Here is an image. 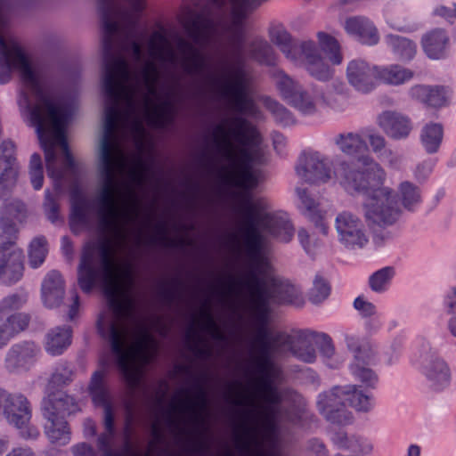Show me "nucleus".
Segmentation results:
<instances>
[{
    "label": "nucleus",
    "mask_w": 456,
    "mask_h": 456,
    "mask_svg": "<svg viewBox=\"0 0 456 456\" xmlns=\"http://www.w3.org/2000/svg\"><path fill=\"white\" fill-rule=\"evenodd\" d=\"M297 176L313 184L326 183L332 178V163L327 155L319 151L303 153L296 166Z\"/></svg>",
    "instance_id": "nucleus-12"
},
{
    "label": "nucleus",
    "mask_w": 456,
    "mask_h": 456,
    "mask_svg": "<svg viewBox=\"0 0 456 456\" xmlns=\"http://www.w3.org/2000/svg\"><path fill=\"white\" fill-rule=\"evenodd\" d=\"M248 305L256 326L255 341L258 347L252 362L259 376L257 391L262 403L256 404L255 399L248 396L231 397L234 405L249 407L242 412L235 436L239 447L249 452L254 444L260 445V436L273 444L277 440L281 424L289 422L297 426L307 414L300 395L281 390L273 385L281 379V370L272 359L273 335L268 329L271 312L262 303L257 305L248 303Z\"/></svg>",
    "instance_id": "nucleus-3"
},
{
    "label": "nucleus",
    "mask_w": 456,
    "mask_h": 456,
    "mask_svg": "<svg viewBox=\"0 0 456 456\" xmlns=\"http://www.w3.org/2000/svg\"><path fill=\"white\" fill-rule=\"evenodd\" d=\"M448 41L446 32L436 28L424 35L421 43L428 57L437 60L445 56Z\"/></svg>",
    "instance_id": "nucleus-29"
},
{
    "label": "nucleus",
    "mask_w": 456,
    "mask_h": 456,
    "mask_svg": "<svg viewBox=\"0 0 456 456\" xmlns=\"http://www.w3.org/2000/svg\"><path fill=\"white\" fill-rule=\"evenodd\" d=\"M179 286L180 282L177 281H172L171 284L162 282L159 287V295L165 303L171 305L178 297Z\"/></svg>",
    "instance_id": "nucleus-53"
},
{
    "label": "nucleus",
    "mask_w": 456,
    "mask_h": 456,
    "mask_svg": "<svg viewBox=\"0 0 456 456\" xmlns=\"http://www.w3.org/2000/svg\"><path fill=\"white\" fill-rule=\"evenodd\" d=\"M348 83L358 92L367 94L377 86L378 66L362 59H354L346 67Z\"/></svg>",
    "instance_id": "nucleus-16"
},
{
    "label": "nucleus",
    "mask_w": 456,
    "mask_h": 456,
    "mask_svg": "<svg viewBox=\"0 0 456 456\" xmlns=\"http://www.w3.org/2000/svg\"><path fill=\"white\" fill-rule=\"evenodd\" d=\"M353 445H355V449L350 450L353 452L369 454L372 451V444L366 439L360 436H356L354 443H353Z\"/></svg>",
    "instance_id": "nucleus-62"
},
{
    "label": "nucleus",
    "mask_w": 456,
    "mask_h": 456,
    "mask_svg": "<svg viewBox=\"0 0 456 456\" xmlns=\"http://www.w3.org/2000/svg\"><path fill=\"white\" fill-rule=\"evenodd\" d=\"M349 90L346 85L340 80H333L321 93L322 102L337 111L344 110L346 108Z\"/></svg>",
    "instance_id": "nucleus-26"
},
{
    "label": "nucleus",
    "mask_w": 456,
    "mask_h": 456,
    "mask_svg": "<svg viewBox=\"0 0 456 456\" xmlns=\"http://www.w3.org/2000/svg\"><path fill=\"white\" fill-rule=\"evenodd\" d=\"M345 30L362 44L374 45L379 40L376 26L364 16H354L346 19Z\"/></svg>",
    "instance_id": "nucleus-20"
},
{
    "label": "nucleus",
    "mask_w": 456,
    "mask_h": 456,
    "mask_svg": "<svg viewBox=\"0 0 456 456\" xmlns=\"http://www.w3.org/2000/svg\"><path fill=\"white\" fill-rule=\"evenodd\" d=\"M44 210L52 223L54 224L60 219L59 205L48 190L45 192Z\"/></svg>",
    "instance_id": "nucleus-54"
},
{
    "label": "nucleus",
    "mask_w": 456,
    "mask_h": 456,
    "mask_svg": "<svg viewBox=\"0 0 456 456\" xmlns=\"http://www.w3.org/2000/svg\"><path fill=\"white\" fill-rule=\"evenodd\" d=\"M355 438V436H349L346 433L339 431L333 436L332 441L338 448L350 451L355 449V445H353Z\"/></svg>",
    "instance_id": "nucleus-59"
},
{
    "label": "nucleus",
    "mask_w": 456,
    "mask_h": 456,
    "mask_svg": "<svg viewBox=\"0 0 456 456\" xmlns=\"http://www.w3.org/2000/svg\"><path fill=\"white\" fill-rule=\"evenodd\" d=\"M409 94L427 106L442 108L449 103L451 90L444 86L416 85L410 88Z\"/></svg>",
    "instance_id": "nucleus-19"
},
{
    "label": "nucleus",
    "mask_w": 456,
    "mask_h": 456,
    "mask_svg": "<svg viewBox=\"0 0 456 456\" xmlns=\"http://www.w3.org/2000/svg\"><path fill=\"white\" fill-rule=\"evenodd\" d=\"M297 237L305 251L308 255H314L316 248L318 247V241L313 240L307 231L304 228H300L298 230Z\"/></svg>",
    "instance_id": "nucleus-58"
},
{
    "label": "nucleus",
    "mask_w": 456,
    "mask_h": 456,
    "mask_svg": "<svg viewBox=\"0 0 456 456\" xmlns=\"http://www.w3.org/2000/svg\"><path fill=\"white\" fill-rule=\"evenodd\" d=\"M272 77L278 91L288 103L294 94L302 87L301 85L281 69L273 70Z\"/></svg>",
    "instance_id": "nucleus-39"
},
{
    "label": "nucleus",
    "mask_w": 456,
    "mask_h": 456,
    "mask_svg": "<svg viewBox=\"0 0 456 456\" xmlns=\"http://www.w3.org/2000/svg\"><path fill=\"white\" fill-rule=\"evenodd\" d=\"M443 139L444 126L441 123L428 122L422 126L419 133V141L428 154L438 152Z\"/></svg>",
    "instance_id": "nucleus-31"
},
{
    "label": "nucleus",
    "mask_w": 456,
    "mask_h": 456,
    "mask_svg": "<svg viewBox=\"0 0 456 456\" xmlns=\"http://www.w3.org/2000/svg\"><path fill=\"white\" fill-rule=\"evenodd\" d=\"M75 372L70 363L67 362H58L51 374L45 389V396L50 394L63 392L59 388L69 385L74 379Z\"/></svg>",
    "instance_id": "nucleus-32"
},
{
    "label": "nucleus",
    "mask_w": 456,
    "mask_h": 456,
    "mask_svg": "<svg viewBox=\"0 0 456 456\" xmlns=\"http://www.w3.org/2000/svg\"><path fill=\"white\" fill-rule=\"evenodd\" d=\"M265 107L272 112L275 121L281 126H289L294 123L291 113L278 102L271 99H265Z\"/></svg>",
    "instance_id": "nucleus-48"
},
{
    "label": "nucleus",
    "mask_w": 456,
    "mask_h": 456,
    "mask_svg": "<svg viewBox=\"0 0 456 456\" xmlns=\"http://www.w3.org/2000/svg\"><path fill=\"white\" fill-rule=\"evenodd\" d=\"M414 72L399 64L378 66L377 82L379 81L387 86H399L411 81Z\"/></svg>",
    "instance_id": "nucleus-27"
},
{
    "label": "nucleus",
    "mask_w": 456,
    "mask_h": 456,
    "mask_svg": "<svg viewBox=\"0 0 456 456\" xmlns=\"http://www.w3.org/2000/svg\"><path fill=\"white\" fill-rule=\"evenodd\" d=\"M334 145L345 156L361 157L362 152L368 150L364 138L356 132H343L336 134L333 139Z\"/></svg>",
    "instance_id": "nucleus-25"
},
{
    "label": "nucleus",
    "mask_w": 456,
    "mask_h": 456,
    "mask_svg": "<svg viewBox=\"0 0 456 456\" xmlns=\"http://www.w3.org/2000/svg\"><path fill=\"white\" fill-rule=\"evenodd\" d=\"M330 294V286L329 282L322 276L316 275L308 294L309 301L314 305L321 304L328 298Z\"/></svg>",
    "instance_id": "nucleus-47"
},
{
    "label": "nucleus",
    "mask_w": 456,
    "mask_h": 456,
    "mask_svg": "<svg viewBox=\"0 0 456 456\" xmlns=\"http://www.w3.org/2000/svg\"><path fill=\"white\" fill-rule=\"evenodd\" d=\"M103 38L102 90L106 98L103 134L100 143L98 232L102 238L87 242L78 266V283H124L131 279L129 267L122 272L115 261V249L110 235L126 239L124 224L134 221L139 213L134 191L126 187V196L119 208L120 189L118 175L128 172L131 181L141 184L146 165L140 155L131 167L121 139H132L141 150L146 135L144 122L165 128L175 121V108L168 97L157 102L159 70L153 60L144 62L140 70H131L124 53L136 63L142 61V44L136 31L146 0H96Z\"/></svg>",
    "instance_id": "nucleus-1"
},
{
    "label": "nucleus",
    "mask_w": 456,
    "mask_h": 456,
    "mask_svg": "<svg viewBox=\"0 0 456 456\" xmlns=\"http://www.w3.org/2000/svg\"><path fill=\"white\" fill-rule=\"evenodd\" d=\"M377 354L371 355L370 360L356 358L349 363V371L354 379L360 382L366 389H375L379 383V376L371 368L376 363Z\"/></svg>",
    "instance_id": "nucleus-23"
},
{
    "label": "nucleus",
    "mask_w": 456,
    "mask_h": 456,
    "mask_svg": "<svg viewBox=\"0 0 456 456\" xmlns=\"http://www.w3.org/2000/svg\"><path fill=\"white\" fill-rule=\"evenodd\" d=\"M297 339V335L291 336L285 332H277L273 335L271 345H272V355L283 348H289L291 352L292 346H294Z\"/></svg>",
    "instance_id": "nucleus-51"
},
{
    "label": "nucleus",
    "mask_w": 456,
    "mask_h": 456,
    "mask_svg": "<svg viewBox=\"0 0 456 456\" xmlns=\"http://www.w3.org/2000/svg\"><path fill=\"white\" fill-rule=\"evenodd\" d=\"M341 390L345 395V401L358 411L368 412L373 407V395L368 391L363 392L357 385L343 386Z\"/></svg>",
    "instance_id": "nucleus-35"
},
{
    "label": "nucleus",
    "mask_w": 456,
    "mask_h": 456,
    "mask_svg": "<svg viewBox=\"0 0 456 456\" xmlns=\"http://www.w3.org/2000/svg\"><path fill=\"white\" fill-rule=\"evenodd\" d=\"M27 300L28 295L25 292L13 293L0 300V349L27 328L28 316L16 312L27 303Z\"/></svg>",
    "instance_id": "nucleus-9"
},
{
    "label": "nucleus",
    "mask_w": 456,
    "mask_h": 456,
    "mask_svg": "<svg viewBox=\"0 0 456 456\" xmlns=\"http://www.w3.org/2000/svg\"><path fill=\"white\" fill-rule=\"evenodd\" d=\"M386 42L393 53L402 61H410L417 53L416 44L409 38L397 35H388Z\"/></svg>",
    "instance_id": "nucleus-36"
},
{
    "label": "nucleus",
    "mask_w": 456,
    "mask_h": 456,
    "mask_svg": "<svg viewBox=\"0 0 456 456\" xmlns=\"http://www.w3.org/2000/svg\"><path fill=\"white\" fill-rule=\"evenodd\" d=\"M344 341L347 350L353 354V360L364 358L370 360L376 351L367 343H362L359 337L352 333H344Z\"/></svg>",
    "instance_id": "nucleus-44"
},
{
    "label": "nucleus",
    "mask_w": 456,
    "mask_h": 456,
    "mask_svg": "<svg viewBox=\"0 0 456 456\" xmlns=\"http://www.w3.org/2000/svg\"><path fill=\"white\" fill-rule=\"evenodd\" d=\"M377 125L391 140L402 141L407 139L413 124L411 118L397 110H384L377 116Z\"/></svg>",
    "instance_id": "nucleus-17"
},
{
    "label": "nucleus",
    "mask_w": 456,
    "mask_h": 456,
    "mask_svg": "<svg viewBox=\"0 0 456 456\" xmlns=\"http://www.w3.org/2000/svg\"><path fill=\"white\" fill-rule=\"evenodd\" d=\"M289 104L297 109L299 112L304 115L311 116L317 112V102L314 96L301 87L298 92L294 94Z\"/></svg>",
    "instance_id": "nucleus-42"
},
{
    "label": "nucleus",
    "mask_w": 456,
    "mask_h": 456,
    "mask_svg": "<svg viewBox=\"0 0 456 456\" xmlns=\"http://www.w3.org/2000/svg\"><path fill=\"white\" fill-rule=\"evenodd\" d=\"M45 419L44 434L52 444L64 446L71 440V431L66 416L78 411L75 399L65 392L45 396L41 404Z\"/></svg>",
    "instance_id": "nucleus-8"
},
{
    "label": "nucleus",
    "mask_w": 456,
    "mask_h": 456,
    "mask_svg": "<svg viewBox=\"0 0 456 456\" xmlns=\"http://www.w3.org/2000/svg\"><path fill=\"white\" fill-rule=\"evenodd\" d=\"M436 165V161L434 159H425L422 162L419 163L413 172L414 178L419 183L425 182L428 176L431 175L434 167Z\"/></svg>",
    "instance_id": "nucleus-55"
},
{
    "label": "nucleus",
    "mask_w": 456,
    "mask_h": 456,
    "mask_svg": "<svg viewBox=\"0 0 456 456\" xmlns=\"http://www.w3.org/2000/svg\"><path fill=\"white\" fill-rule=\"evenodd\" d=\"M41 295L44 305L48 308L59 306L64 296V284L59 272L53 270L45 277Z\"/></svg>",
    "instance_id": "nucleus-24"
},
{
    "label": "nucleus",
    "mask_w": 456,
    "mask_h": 456,
    "mask_svg": "<svg viewBox=\"0 0 456 456\" xmlns=\"http://www.w3.org/2000/svg\"><path fill=\"white\" fill-rule=\"evenodd\" d=\"M354 307L362 318L367 319L378 314L376 305L362 296L354 299Z\"/></svg>",
    "instance_id": "nucleus-52"
},
{
    "label": "nucleus",
    "mask_w": 456,
    "mask_h": 456,
    "mask_svg": "<svg viewBox=\"0 0 456 456\" xmlns=\"http://www.w3.org/2000/svg\"><path fill=\"white\" fill-rule=\"evenodd\" d=\"M378 158L393 169H399L403 161V157L390 148H387L381 156Z\"/></svg>",
    "instance_id": "nucleus-57"
},
{
    "label": "nucleus",
    "mask_w": 456,
    "mask_h": 456,
    "mask_svg": "<svg viewBox=\"0 0 456 456\" xmlns=\"http://www.w3.org/2000/svg\"><path fill=\"white\" fill-rule=\"evenodd\" d=\"M395 274V271L392 266H386L374 272L369 277L368 283L370 289L379 294L386 292Z\"/></svg>",
    "instance_id": "nucleus-41"
},
{
    "label": "nucleus",
    "mask_w": 456,
    "mask_h": 456,
    "mask_svg": "<svg viewBox=\"0 0 456 456\" xmlns=\"http://www.w3.org/2000/svg\"><path fill=\"white\" fill-rule=\"evenodd\" d=\"M249 56L259 63L268 66L274 65L276 62L272 46L263 40H255L250 44Z\"/></svg>",
    "instance_id": "nucleus-43"
},
{
    "label": "nucleus",
    "mask_w": 456,
    "mask_h": 456,
    "mask_svg": "<svg viewBox=\"0 0 456 456\" xmlns=\"http://www.w3.org/2000/svg\"><path fill=\"white\" fill-rule=\"evenodd\" d=\"M313 342H315V333L312 331H298L291 353L298 360L312 363L316 359V352Z\"/></svg>",
    "instance_id": "nucleus-33"
},
{
    "label": "nucleus",
    "mask_w": 456,
    "mask_h": 456,
    "mask_svg": "<svg viewBox=\"0 0 456 456\" xmlns=\"http://www.w3.org/2000/svg\"><path fill=\"white\" fill-rule=\"evenodd\" d=\"M315 344L318 346L323 361L329 367L337 369L342 365L344 359L336 354L332 339L328 334H315Z\"/></svg>",
    "instance_id": "nucleus-37"
},
{
    "label": "nucleus",
    "mask_w": 456,
    "mask_h": 456,
    "mask_svg": "<svg viewBox=\"0 0 456 456\" xmlns=\"http://www.w3.org/2000/svg\"><path fill=\"white\" fill-rule=\"evenodd\" d=\"M367 138L372 152L376 154L377 157H380L387 149V142L382 134L379 133H370L368 134Z\"/></svg>",
    "instance_id": "nucleus-56"
},
{
    "label": "nucleus",
    "mask_w": 456,
    "mask_h": 456,
    "mask_svg": "<svg viewBox=\"0 0 456 456\" xmlns=\"http://www.w3.org/2000/svg\"><path fill=\"white\" fill-rule=\"evenodd\" d=\"M317 37L321 47L328 54L330 61L333 64H340L342 61V55L340 53L338 41L324 32H319Z\"/></svg>",
    "instance_id": "nucleus-46"
},
{
    "label": "nucleus",
    "mask_w": 456,
    "mask_h": 456,
    "mask_svg": "<svg viewBox=\"0 0 456 456\" xmlns=\"http://www.w3.org/2000/svg\"><path fill=\"white\" fill-rule=\"evenodd\" d=\"M71 343V330L69 327H57L48 331L45 340V351L53 355L61 354Z\"/></svg>",
    "instance_id": "nucleus-30"
},
{
    "label": "nucleus",
    "mask_w": 456,
    "mask_h": 456,
    "mask_svg": "<svg viewBox=\"0 0 456 456\" xmlns=\"http://www.w3.org/2000/svg\"><path fill=\"white\" fill-rule=\"evenodd\" d=\"M353 445H355V449L350 450L353 452L369 454L372 451V444L366 439L360 436H356L354 443H353Z\"/></svg>",
    "instance_id": "nucleus-63"
},
{
    "label": "nucleus",
    "mask_w": 456,
    "mask_h": 456,
    "mask_svg": "<svg viewBox=\"0 0 456 456\" xmlns=\"http://www.w3.org/2000/svg\"><path fill=\"white\" fill-rule=\"evenodd\" d=\"M297 195L299 200V208L302 214L320 229L323 234H327L328 226L324 223L323 214L319 209L318 204L311 198L305 189L297 188Z\"/></svg>",
    "instance_id": "nucleus-28"
},
{
    "label": "nucleus",
    "mask_w": 456,
    "mask_h": 456,
    "mask_svg": "<svg viewBox=\"0 0 456 456\" xmlns=\"http://www.w3.org/2000/svg\"><path fill=\"white\" fill-rule=\"evenodd\" d=\"M334 175L348 194L365 196L362 211L370 227L387 228L400 219L395 190L385 185L387 172L370 155L339 161Z\"/></svg>",
    "instance_id": "nucleus-4"
},
{
    "label": "nucleus",
    "mask_w": 456,
    "mask_h": 456,
    "mask_svg": "<svg viewBox=\"0 0 456 456\" xmlns=\"http://www.w3.org/2000/svg\"><path fill=\"white\" fill-rule=\"evenodd\" d=\"M70 226L74 232L77 231V227L86 228L89 226L86 200L82 195L73 194L72 196Z\"/></svg>",
    "instance_id": "nucleus-40"
},
{
    "label": "nucleus",
    "mask_w": 456,
    "mask_h": 456,
    "mask_svg": "<svg viewBox=\"0 0 456 456\" xmlns=\"http://www.w3.org/2000/svg\"><path fill=\"white\" fill-rule=\"evenodd\" d=\"M19 174V165L15 157V144L10 140L0 146V234L5 239L15 240L18 233L17 224L27 216V208L18 199L8 200L15 187Z\"/></svg>",
    "instance_id": "nucleus-5"
},
{
    "label": "nucleus",
    "mask_w": 456,
    "mask_h": 456,
    "mask_svg": "<svg viewBox=\"0 0 456 456\" xmlns=\"http://www.w3.org/2000/svg\"><path fill=\"white\" fill-rule=\"evenodd\" d=\"M47 241L45 237L35 238L30 245L28 250L29 265L33 268H37L41 265L47 255Z\"/></svg>",
    "instance_id": "nucleus-45"
},
{
    "label": "nucleus",
    "mask_w": 456,
    "mask_h": 456,
    "mask_svg": "<svg viewBox=\"0 0 456 456\" xmlns=\"http://www.w3.org/2000/svg\"><path fill=\"white\" fill-rule=\"evenodd\" d=\"M273 42L280 48L287 59L297 62L301 58V43L292 41L290 35L285 30H277L273 35Z\"/></svg>",
    "instance_id": "nucleus-38"
},
{
    "label": "nucleus",
    "mask_w": 456,
    "mask_h": 456,
    "mask_svg": "<svg viewBox=\"0 0 456 456\" xmlns=\"http://www.w3.org/2000/svg\"><path fill=\"white\" fill-rule=\"evenodd\" d=\"M204 379L205 376L194 377L191 387L182 390L185 397L172 403L168 409L163 410L166 425L178 438L187 434V429L175 417V412L188 413L196 431L205 424L203 413L208 407V400Z\"/></svg>",
    "instance_id": "nucleus-7"
},
{
    "label": "nucleus",
    "mask_w": 456,
    "mask_h": 456,
    "mask_svg": "<svg viewBox=\"0 0 456 456\" xmlns=\"http://www.w3.org/2000/svg\"><path fill=\"white\" fill-rule=\"evenodd\" d=\"M186 339L190 342V349L200 358H208L211 354V350L207 346L201 345V338L194 326L190 327L186 333Z\"/></svg>",
    "instance_id": "nucleus-50"
},
{
    "label": "nucleus",
    "mask_w": 456,
    "mask_h": 456,
    "mask_svg": "<svg viewBox=\"0 0 456 456\" xmlns=\"http://www.w3.org/2000/svg\"><path fill=\"white\" fill-rule=\"evenodd\" d=\"M397 197L401 206L409 212L416 211L422 202L420 188L410 181L398 184Z\"/></svg>",
    "instance_id": "nucleus-34"
},
{
    "label": "nucleus",
    "mask_w": 456,
    "mask_h": 456,
    "mask_svg": "<svg viewBox=\"0 0 456 456\" xmlns=\"http://www.w3.org/2000/svg\"><path fill=\"white\" fill-rule=\"evenodd\" d=\"M417 363L431 388L439 391L449 386L450 368L436 352L430 349L425 350L419 354Z\"/></svg>",
    "instance_id": "nucleus-15"
},
{
    "label": "nucleus",
    "mask_w": 456,
    "mask_h": 456,
    "mask_svg": "<svg viewBox=\"0 0 456 456\" xmlns=\"http://www.w3.org/2000/svg\"><path fill=\"white\" fill-rule=\"evenodd\" d=\"M300 55V60H297L296 63L303 64L313 77L326 81L332 77V69L324 63L314 42H302Z\"/></svg>",
    "instance_id": "nucleus-18"
},
{
    "label": "nucleus",
    "mask_w": 456,
    "mask_h": 456,
    "mask_svg": "<svg viewBox=\"0 0 456 456\" xmlns=\"http://www.w3.org/2000/svg\"><path fill=\"white\" fill-rule=\"evenodd\" d=\"M3 412L6 421L19 430V436L24 440H36L40 432L30 424L32 417L31 405L25 395L20 393H9Z\"/></svg>",
    "instance_id": "nucleus-10"
},
{
    "label": "nucleus",
    "mask_w": 456,
    "mask_h": 456,
    "mask_svg": "<svg viewBox=\"0 0 456 456\" xmlns=\"http://www.w3.org/2000/svg\"><path fill=\"white\" fill-rule=\"evenodd\" d=\"M105 379V370H96L93 373L88 386V393L92 397L93 403L96 406H102L104 413L103 425L105 432L98 437V449L102 453V456H141L140 453L133 448L130 443L131 419H126L125 428L123 452H118L112 448L115 436L114 411L110 393ZM143 456H151V454L145 453Z\"/></svg>",
    "instance_id": "nucleus-6"
},
{
    "label": "nucleus",
    "mask_w": 456,
    "mask_h": 456,
    "mask_svg": "<svg viewBox=\"0 0 456 456\" xmlns=\"http://www.w3.org/2000/svg\"><path fill=\"white\" fill-rule=\"evenodd\" d=\"M37 352V346L32 342L13 345L5 357L6 369L10 372H15L27 368Z\"/></svg>",
    "instance_id": "nucleus-22"
},
{
    "label": "nucleus",
    "mask_w": 456,
    "mask_h": 456,
    "mask_svg": "<svg viewBox=\"0 0 456 456\" xmlns=\"http://www.w3.org/2000/svg\"><path fill=\"white\" fill-rule=\"evenodd\" d=\"M149 54L164 65H175L177 57L175 50L170 46L163 29L151 33L148 42Z\"/></svg>",
    "instance_id": "nucleus-21"
},
{
    "label": "nucleus",
    "mask_w": 456,
    "mask_h": 456,
    "mask_svg": "<svg viewBox=\"0 0 456 456\" xmlns=\"http://www.w3.org/2000/svg\"><path fill=\"white\" fill-rule=\"evenodd\" d=\"M200 316L203 319L201 326L208 333L218 327L217 323L208 309H202L200 311Z\"/></svg>",
    "instance_id": "nucleus-61"
},
{
    "label": "nucleus",
    "mask_w": 456,
    "mask_h": 456,
    "mask_svg": "<svg viewBox=\"0 0 456 456\" xmlns=\"http://www.w3.org/2000/svg\"><path fill=\"white\" fill-rule=\"evenodd\" d=\"M434 14L445 19L450 23H453L456 20V5L452 8L444 5L437 6L434 10Z\"/></svg>",
    "instance_id": "nucleus-60"
},
{
    "label": "nucleus",
    "mask_w": 456,
    "mask_h": 456,
    "mask_svg": "<svg viewBox=\"0 0 456 456\" xmlns=\"http://www.w3.org/2000/svg\"><path fill=\"white\" fill-rule=\"evenodd\" d=\"M71 452L74 456H96L94 450L86 443H80L73 445Z\"/></svg>",
    "instance_id": "nucleus-64"
},
{
    "label": "nucleus",
    "mask_w": 456,
    "mask_h": 456,
    "mask_svg": "<svg viewBox=\"0 0 456 456\" xmlns=\"http://www.w3.org/2000/svg\"><path fill=\"white\" fill-rule=\"evenodd\" d=\"M334 228L338 242L346 248H362L369 242V236L363 221L350 211L345 210L336 216Z\"/></svg>",
    "instance_id": "nucleus-11"
},
{
    "label": "nucleus",
    "mask_w": 456,
    "mask_h": 456,
    "mask_svg": "<svg viewBox=\"0 0 456 456\" xmlns=\"http://www.w3.org/2000/svg\"><path fill=\"white\" fill-rule=\"evenodd\" d=\"M212 142L216 153L226 162L219 168L221 180L240 189L237 212L240 216V233L247 257L241 279L229 286L231 293L245 290L248 303L263 304L267 311L273 305L294 304L297 289L272 273L267 257L268 237L282 242L294 234L290 222L267 213L263 199H254L250 191L264 180L259 166L266 163V151L256 128L246 118L233 116L224 118L213 127Z\"/></svg>",
    "instance_id": "nucleus-2"
},
{
    "label": "nucleus",
    "mask_w": 456,
    "mask_h": 456,
    "mask_svg": "<svg viewBox=\"0 0 456 456\" xmlns=\"http://www.w3.org/2000/svg\"><path fill=\"white\" fill-rule=\"evenodd\" d=\"M23 253L14 240L5 239L0 234V281L13 284L23 276Z\"/></svg>",
    "instance_id": "nucleus-14"
},
{
    "label": "nucleus",
    "mask_w": 456,
    "mask_h": 456,
    "mask_svg": "<svg viewBox=\"0 0 456 456\" xmlns=\"http://www.w3.org/2000/svg\"><path fill=\"white\" fill-rule=\"evenodd\" d=\"M343 386H336L318 395L317 408L320 413L330 422L346 425L353 419V414L346 408Z\"/></svg>",
    "instance_id": "nucleus-13"
},
{
    "label": "nucleus",
    "mask_w": 456,
    "mask_h": 456,
    "mask_svg": "<svg viewBox=\"0 0 456 456\" xmlns=\"http://www.w3.org/2000/svg\"><path fill=\"white\" fill-rule=\"evenodd\" d=\"M29 178L35 190H40L44 183V172L41 157L37 153L32 154L29 161Z\"/></svg>",
    "instance_id": "nucleus-49"
}]
</instances>
